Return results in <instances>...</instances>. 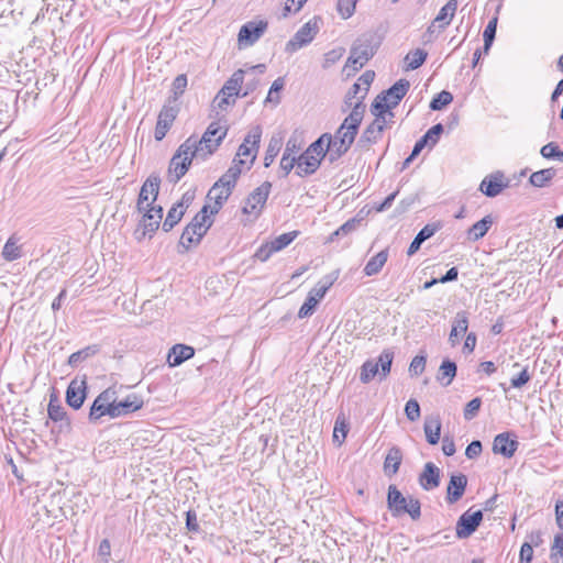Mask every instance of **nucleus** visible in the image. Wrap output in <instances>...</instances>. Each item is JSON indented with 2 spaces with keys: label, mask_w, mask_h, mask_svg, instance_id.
<instances>
[{
  "label": "nucleus",
  "mask_w": 563,
  "mask_h": 563,
  "mask_svg": "<svg viewBox=\"0 0 563 563\" xmlns=\"http://www.w3.org/2000/svg\"><path fill=\"white\" fill-rule=\"evenodd\" d=\"M365 112V104L358 101L342 124L331 134V163L342 157L352 146Z\"/></svg>",
  "instance_id": "1"
},
{
  "label": "nucleus",
  "mask_w": 563,
  "mask_h": 563,
  "mask_svg": "<svg viewBox=\"0 0 563 563\" xmlns=\"http://www.w3.org/2000/svg\"><path fill=\"white\" fill-rule=\"evenodd\" d=\"M227 133V126L221 125L219 122H211L200 139L191 135L186 141L195 143L191 151L195 153L196 158L206 161L218 150Z\"/></svg>",
  "instance_id": "2"
},
{
  "label": "nucleus",
  "mask_w": 563,
  "mask_h": 563,
  "mask_svg": "<svg viewBox=\"0 0 563 563\" xmlns=\"http://www.w3.org/2000/svg\"><path fill=\"white\" fill-rule=\"evenodd\" d=\"M377 47L378 42L374 34H365L358 37L351 47L344 68L357 71L374 56Z\"/></svg>",
  "instance_id": "3"
},
{
  "label": "nucleus",
  "mask_w": 563,
  "mask_h": 563,
  "mask_svg": "<svg viewBox=\"0 0 563 563\" xmlns=\"http://www.w3.org/2000/svg\"><path fill=\"white\" fill-rule=\"evenodd\" d=\"M387 507L394 517L408 514L412 520H417L421 516L420 501L411 496L405 497L395 485L388 487Z\"/></svg>",
  "instance_id": "4"
},
{
  "label": "nucleus",
  "mask_w": 563,
  "mask_h": 563,
  "mask_svg": "<svg viewBox=\"0 0 563 563\" xmlns=\"http://www.w3.org/2000/svg\"><path fill=\"white\" fill-rule=\"evenodd\" d=\"M194 144L191 141H185L173 155L168 167L170 181H179L188 172L192 161L196 158L195 153L191 151Z\"/></svg>",
  "instance_id": "5"
},
{
  "label": "nucleus",
  "mask_w": 563,
  "mask_h": 563,
  "mask_svg": "<svg viewBox=\"0 0 563 563\" xmlns=\"http://www.w3.org/2000/svg\"><path fill=\"white\" fill-rule=\"evenodd\" d=\"M394 354L390 351H384L378 361H366L361 368L360 379L362 383H369L376 375L385 378L390 373Z\"/></svg>",
  "instance_id": "6"
},
{
  "label": "nucleus",
  "mask_w": 563,
  "mask_h": 563,
  "mask_svg": "<svg viewBox=\"0 0 563 563\" xmlns=\"http://www.w3.org/2000/svg\"><path fill=\"white\" fill-rule=\"evenodd\" d=\"M410 88L407 79H399L389 89L379 93L374 100V108L379 109L382 106H388L389 109L399 104Z\"/></svg>",
  "instance_id": "7"
},
{
  "label": "nucleus",
  "mask_w": 563,
  "mask_h": 563,
  "mask_svg": "<svg viewBox=\"0 0 563 563\" xmlns=\"http://www.w3.org/2000/svg\"><path fill=\"white\" fill-rule=\"evenodd\" d=\"M319 18L305 23L286 44V52L294 53L313 41L319 32Z\"/></svg>",
  "instance_id": "8"
},
{
  "label": "nucleus",
  "mask_w": 563,
  "mask_h": 563,
  "mask_svg": "<svg viewBox=\"0 0 563 563\" xmlns=\"http://www.w3.org/2000/svg\"><path fill=\"white\" fill-rule=\"evenodd\" d=\"M114 395L115 391L109 388L97 396L89 411V420L91 422H97L104 416L114 418V413H112V411L114 412L115 410Z\"/></svg>",
  "instance_id": "9"
},
{
  "label": "nucleus",
  "mask_w": 563,
  "mask_h": 563,
  "mask_svg": "<svg viewBox=\"0 0 563 563\" xmlns=\"http://www.w3.org/2000/svg\"><path fill=\"white\" fill-rule=\"evenodd\" d=\"M271 188L272 184L268 181H264L261 186L255 188L246 198L243 212L257 218L267 201Z\"/></svg>",
  "instance_id": "10"
},
{
  "label": "nucleus",
  "mask_w": 563,
  "mask_h": 563,
  "mask_svg": "<svg viewBox=\"0 0 563 563\" xmlns=\"http://www.w3.org/2000/svg\"><path fill=\"white\" fill-rule=\"evenodd\" d=\"M261 137H262L261 126H258V125L253 126L249 131L246 136L244 137L243 143L239 146L235 158H238V159H240L242 157L250 158V162L246 166L247 169L252 166V164L254 163V161L256 158V155H257V152L260 148Z\"/></svg>",
  "instance_id": "11"
},
{
  "label": "nucleus",
  "mask_w": 563,
  "mask_h": 563,
  "mask_svg": "<svg viewBox=\"0 0 563 563\" xmlns=\"http://www.w3.org/2000/svg\"><path fill=\"white\" fill-rule=\"evenodd\" d=\"M143 218L140 223V228L136 230L137 239L141 240L148 235L150 238L158 230L163 219V208L161 206H150L146 210H143Z\"/></svg>",
  "instance_id": "12"
},
{
  "label": "nucleus",
  "mask_w": 563,
  "mask_h": 563,
  "mask_svg": "<svg viewBox=\"0 0 563 563\" xmlns=\"http://www.w3.org/2000/svg\"><path fill=\"white\" fill-rule=\"evenodd\" d=\"M267 29L265 21H250L242 25L238 35L240 47H247L257 42Z\"/></svg>",
  "instance_id": "13"
},
{
  "label": "nucleus",
  "mask_w": 563,
  "mask_h": 563,
  "mask_svg": "<svg viewBox=\"0 0 563 563\" xmlns=\"http://www.w3.org/2000/svg\"><path fill=\"white\" fill-rule=\"evenodd\" d=\"M161 178L156 175H151L142 185L136 208L139 212H143L153 203L159 190Z\"/></svg>",
  "instance_id": "14"
},
{
  "label": "nucleus",
  "mask_w": 563,
  "mask_h": 563,
  "mask_svg": "<svg viewBox=\"0 0 563 563\" xmlns=\"http://www.w3.org/2000/svg\"><path fill=\"white\" fill-rule=\"evenodd\" d=\"M457 0H449L439 11L435 19L427 29L430 36L434 33H441L452 21L457 9Z\"/></svg>",
  "instance_id": "15"
},
{
  "label": "nucleus",
  "mask_w": 563,
  "mask_h": 563,
  "mask_svg": "<svg viewBox=\"0 0 563 563\" xmlns=\"http://www.w3.org/2000/svg\"><path fill=\"white\" fill-rule=\"evenodd\" d=\"M233 186L228 185L227 181L219 178L209 190L207 197L214 201V205L210 207V213L216 214L219 212L223 203L228 200L232 194Z\"/></svg>",
  "instance_id": "16"
},
{
  "label": "nucleus",
  "mask_w": 563,
  "mask_h": 563,
  "mask_svg": "<svg viewBox=\"0 0 563 563\" xmlns=\"http://www.w3.org/2000/svg\"><path fill=\"white\" fill-rule=\"evenodd\" d=\"M483 512L477 510L473 514L464 512L456 525V536L461 539L470 537L481 525Z\"/></svg>",
  "instance_id": "17"
},
{
  "label": "nucleus",
  "mask_w": 563,
  "mask_h": 563,
  "mask_svg": "<svg viewBox=\"0 0 563 563\" xmlns=\"http://www.w3.org/2000/svg\"><path fill=\"white\" fill-rule=\"evenodd\" d=\"M301 150V144L296 136L288 139L284 154L280 159V169L287 176L295 167L298 161L297 154Z\"/></svg>",
  "instance_id": "18"
},
{
  "label": "nucleus",
  "mask_w": 563,
  "mask_h": 563,
  "mask_svg": "<svg viewBox=\"0 0 563 563\" xmlns=\"http://www.w3.org/2000/svg\"><path fill=\"white\" fill-rule=\"evenodd\" d=\"M177 110L173 107H163L158 114L157 123L154 131L155 140L162 141L168 130L170 129L174 120L176 119Z\"/></svg>",
  "instance_id": "19"
},
{
  "label": "nucleus",
  "mask_w": 563,
  "mask_h": 563,
  "mask_svg": "<svg viewBox=\"0 0 563 563\" xmlns=\"http://www.w3.org/2000/svg\"><path fill=\"white\" fill-rule=\"evenodd\" d=\"M144 405V401L141 396L137 394H129L124 399L117 400L114 397V418L125 416L132 413L139 409H141Z\"/></svg>",
  "instance_id": "20"
},
{
  "label": "nucleus",
  "mask_w": 563,
  "mask_h": 563,
  "mask_svg": "<svg viewBox=\"0 0 563 563\" xmlns=\"http://www.w3.org/2000/svg\"><path fill=\"white\" fill-rule=\"evenodd\" d=\"M518 445V441L515 439H510L509 433H499L494 439L493 452L495 454H500L505 457H511L517 451Z\"/></svg>",
  "instance_id": "21"
},
{
  "label": "nucleus",
  "mask_w": 563,
  "mask_h": 563,
  "mask_svg": "<svg viewBox=\"0 0 563 563\" xmlns=\"http://www.w3.org/2000/svg\"><path fill=\"white\" fill-rule=\"evenodd\" d=\"M467 477L464 474L452 475L446 488V501L455 504L464 495Z\"/></svg>",
  "instance_id": "22"
},
{
  "label": "nucleus",
  "mask_w": 563,
  "mask_h": 563,
  "mask_svg": "<svg viewBox=\"0 0 563 563\" xmlns=\"http://www.w3.org/2000/svg\"><path fill=\"white\" fill-rule=\"evenodd\" d=\"M419 484L424 490H432L440 485V470L432 462L424 464L419 476Z\"/></svg>",
  "instance_id": "23"
},
{
  "label": "nucleus",
  "mask_w": 563,
  "mask_h": 563,
  "mask_svg": "<svg viewBox=\"0 0 563 563\" xmlns=\"http://www.w3.org/2000/svg\"><path fill=\"white\" fill-rule=\"evenodd\" d=\"M320 157L305 151L298 156L296 174L300 177L313 174L320 166Z\"/></svg>",
  "instance_id": "24"
},
{
  "label": "nucleus",
  "mask_w": 563,
  "mask_h": 563,
  "mask_svg": "<svg viewBox=\"0 0 563 563\" xmlns=\"http://www.w3.org/2000/svg\"><path fill=\"white\" fill-rule=\"evenodd\" d=\"M195 355V349L185 344H175L168 352L167 362L170 367L179 366Z\"/></svg>",
  "instance_id": "25"
},
{
  "label": "nucleus",
  "mask_w": 563,
  "mask_h": 563,
  "mask_svg": "<svg viewBox=\"0 0 563 563\" xmlns=\"http://www.w3.org/2000/svg\"><path fill=\"white\" fill-rule=\"evenodd\" d=\"M86 398L85 382L73 380L66 391V401L74 409H79Z\"/></svg>",
  "instance_id": "26"
},
{
  "label": "nucleus",
  "mask_w": 563,
  "mask_h": 563,
  "mask_svg": "<svg viewBox=\"0 0 563 563\" xmlns=\"http://www.w3.org/2000/svg\"><path fill=\"white\" fill-rule=\"evenodd\" d=\"M331 134L323 133L317 141L311 143L306 151L313 156L320 157V162L328 157L331 163Z\"/></svg>",
  "instance_id": "27"
},
{
  "label": "nucleus",
  "mask_w": 563,
  "mask_h": 563,
  "mask_svg": "<svg viewBox=\"0 0 563 563\" xmlns=\"http://www.w3.org/2000/svg\"><path fill=\"white\" fill-rule=\"evenodd\" d=\"M468 328V319L464 311L457 312L452 329L449 335V342L452 346H455L460 343L461 338L465 334Z\"/></svg>",
  "instance_id": "28"
},
{
  "label": "nucleus",
  "mask_w": 563,
  "mask_h": 563,
  "mask_svg": "<svg viewBox=\"0 0 563 563\" xmlns=\"http://www.w3.org/2000/svg\"><path fill=\"white\" fill-rule=\"evenodd\" d=\"M210 207L203 206L202 209L192 218L187 225L198 232L199 236H203L212 224L211 213L209 214Z\"/></svg>",
  "instance_id": "29"
},
{
  "label": "nucleus",
  "mask_w": 563,
  "mask_h": 563,
  "mask_svg": "<svg viewBox=\"0 0 563 563\" xmlns=\"http://www.w3.org/2000/svg\"><path fill=\"white\" fill-rule=\"evenodd\" d=\"M505 187H507V184L503 183V175L495 174L489 178L483 179L479 185V190L487 197H496Z\"/></svg>",
  "instance_id": "30"
},
{
  "label": "nucleus",
  "mask_w": 563,
  "mask_h": 563,
  "mask_svg": "<svg viewBox=\"0 0 563 563\" xmlns=\"http://www.w3.org/2000/svg\"><path fill=\"white\" fill-rule=\"evenodd\" d=\"M443 132V125L438 123L433 125L428 132L415 144L413 146V155H419V153L427 146H433L437 144L439 136Z\"/></svg>",
  "instance_id": "31"
},
{
  "label": "nucleus",
  "mask_w": 563,
  "mask_h": 563,
  "mask_svg": "<svg viewBox=\"0 0 563 563\" xmlns=\"http://www.w3.org/2000/svg\"><path fill=\"white\" fill-rule=\"evenodd\" d=\"M424 433L427 441L434 445L440 440V433H441V420L438 416H430L427 417L424 420Z\"/></svg>",
  "instance_id": "32"
},
{
  "label": "nucleus",
  "mask_w": 563,
  "mask_h": 563,
  "mask_svg": "<svg viewBox=\"0 0 563 563\" xmlns=\"http://www.w3.org/2000/svg\"><path fill=\"white\" fill-rule=\"evenodd\" d=\"M388 256V250H383L371 257L364 267L365 276L377 275L386 264Z\"/></svg>",
  "instance_id": "33"
},
{
  "label": "nucleus",
  "mask_w": 563,
  "mask_h": 563,
  "mask_svg": "<svg viewBox=\"0 0 563 563\" xmlns=\"http://www.w3.org/2000/svg\"><path fill=\"white\" fill-rule=\"evenodd\" d=\"M438 230V227L434 225V224H427L424 225L419 232L418 234L415 236L413 241L411 242V244L409 245L408 247V251H407V254L409 256L413 255L415 253H417L421 246V244L430 239Z\"/></svg>",
  "instance_id": "34"
},
{
  "label": "nucleus",
  "mask_w": 563,
  "mask_h": 563,
  "mask_svg": "<svg viewBox=\"0 0 563 563\" xmlns=\"http://www.w3.org/2000/svg\"><path fill=\"white\" fill-rule=\"evenodd\" d=\"M401 460H402V454H401L400 449H398L396 446L391 448L385 457V462H384L385 473L388 476L395 475L399 470Z\"/></svg>",
  "instance_id": "35"
},
{
  "label": "nucleus",
  "mask_w": 563,
  "mask_h": 563,
  "mask_svg": "<svg viewBox=\"0 0 563 563\" xmlns=\"http://www.w3.org/2000/svg\"><path fill=\"white\" fill-rule=\"evenodd\" d=\"M371 112L375 117L374 122L377 123L378 125H382L383 130H385L386 128L390 126L394 123V112L386 104L382 106V108L379 109H375L373 102Z\"/></svg>",
  "instance_id": "36"
},
{
  "label": "nucleus",
  "mask_w": 563,
  "mask_h": 563,
  "mask_svg": "<svg viewBox=\"0 0 563 563\" xmlns=\"http://www.w3.org/2000/svg\"><path fill=\"white\" fill-rule=\"evenodd\" d=\"M456 364L450 360H444L439 367L437 379L443 385L449 386L456 375Z\"/></svg>",
  "instance_id": "37"
},
{
  "label": "nucleus",
  "mask_w": 563,
  "mask_h": 563,
  "mask_svg": "<svg viewBox=\"0 0 563 563\" xmlns=\"http://www.w3.org/2000/svg\"><path fill=\"white\" fill-rule=\"evenodd\" d=\"M246 71L243 69H238L233 73V75L225 81L222 89L225 90L229 96L239 97L240 91L242 89L244 74Z\"/></svg>",
  "instance_id": "38"
},
{
  "label": "nucleus",
  "mask_w": 563,
  "mask_h": 563,
  "mask_svg": "<svg viewBox=\"0 0 563 563\" xmlns=\"http://www.w3.org/2000/svg\"><path fill=\"white\" fill-rule=\"evenodd\" d=\"M556 170L554 168H544L531 174L529 183L537 188L547 187L550 181L555 177Z\"/></svg>",
  "instance_id": "39"
},
{
  "label": "nucleus",
  "mask_w": 563,
  "mask_h": 563,
  "mask_svg": "<svg viewBox=\"0 0 563 563\" xmlns=\"http://www.w3.org/2000/svg\"><path fill=\"white\" fill-rule=\"evenodd\" d=\"M493 224L490 216L484 217L482 220L474 223L467 231V238L471 241H477L482 239L489 230Z\"/></svg>",
  "instance_id": "40"
},
{
  "label": "nucleus",
  "mask_w": 563,
  "mask_h": 563,
  "mask_svg": "<svg viewBox=\"0 0 563 563\" xmlns=\"http://www.w3.org/2000/svg\"><path fill=\"white\" fill-rule=\"evenodd\" d=\"M22 255L21 245L19 244V240L15 235H12L5 242L2 256L7 262H13L20 258Z\"/></svg>",
  "instance_id": "41"
},
{
  "label": "nucleus",
  "mask_w": 563,
  "mask_h": 563,
  "mask_svg": "<svg viewBox=\"0 0 563 563\" xmlns=\"http://www.w3.org/2000/svg\"><path fill=\"white\" fill-rule=\"evenodd\" d=\"M186 211H184L183 205H174L167 212V217L162 224V229L165 232H169L184 217Z\"/></svg>",
  "instance_id": "42"
},
{
  "label": "nucleus",
  "mask_w": 563,
  "mask_h": 563,
  "mask_svg": "<svg viewBox=\"0 0 563 563\" xmlns=\"http://www.w3.org/2000/svg\"><path fill=\"white\" fill-rule=\"evenodd\" d=\"M246 164V161L243 158H234L233 165L220 177L228 185L235 187L236 180L242 173V166Z\"/></svg>",
  "instance_id": "43"
},
{
  "label": "nucleus",
  "mask_w": 563,
  "mask_h": 563,
  "mask_svg": "<svg viewBox=\"0 0 563 563\" xmlns=\"http://www.w3.org/2000/svg\"><path fill=\"white\" fill-rule=\"evenodd\" d=\"M382 125H378L374 121L364 130L361 135L360 143L372 144L375 143L383 133Z\"/></svg>",
  "instance_id": "44"
},
{
  "label": "nucleus",
  "mask_w": 563,
  "mask_h": 563,
  "mask_svg": "<svg viewBox=\"0 0 563 563\" xmlns=\"http://www.w3.org/2000/svg\"><path fill=\"white\" fill-rule=\"evenodd\" d=\"M427 56V52L421 48L408 53L405 57L407 68L412 70L419 68L424 63Z\"/></svg>",
  "instance_id": "45"
},
{
  "label": "nucleus",
  "mask_w": 563,
  "mask_h": 563,
  "mask_svg": "<svg viewBox=\"0 0 563 563\" xmlns=\"http://www.w3.org/2000/svg\"><path fill=\"white\" fill-rule=\"evenodd\" d=\"M202 238L198 235L197 231L187 225L181 233L179 244L188 250L190 246L199 244Z\"/></svg>",
  "instance_id": "46"
},
{
  "label": "nucleus",
  "mask_w": 563,
  "mask_h": 563,
  "mask_svg": "<svg viewBox=\"0 0 563 563\" xmlns=\"http://www.w3.org/2000/svg\"><path fill=\"white\" fill-rule=\"evenodd\" d=\"M297 235V231L280 234L279 236L269 242L272 245V250L275 252L282 251L283 249L288 246L296 239Z\"/></svg>",
  "instance_id": "47"
},
{
  "label": "nucleus",
  "mask_w": 563,
  "mask_h": 563,
  "mask_svg": "<svg viewBox=\"0 0 563 563\" xmlns=\"http://www.w3.org/2000/svg\"><path fill=\"white\" fill-rule=\"evenodd\" d=\"M497 18L492 19L484 30V53L487 54L496 35Z\"/></svg>",
  "instance_id": "48"
},
{
  "label": "nucleus",
  "mask_w": 563,
  "mask_h": 563,
  "mask_svg": "<svg viewBox=\"0 0 563 563\" xmlns=\"http://www.w3.org/2000/svg\"><path fill=\"white\" fill-rule=\"evenodd\" d=\"M235 98L234 96H229V93L221 88L214 97L212 104L219 110H225L230 104L235 102Z\"/></svg>",
  "instance_id": "49"
},
{
  "label": "nucleus",
  "mask_w": 563,
  "mask_h": 563,
  "mask_svg": "<svg viewBox=\"0 0 563 563\" xmlns=\"http://www.w3.org/2000/svg\"><path fill=\"white\" fill-rule=\"evenodd\" d=\"M374 77H375L374 71L366 70L356 81V84L360 85V87L363 89V91L358 98V101L361 102V104H364L363 100L365 99V97L368 92V89L371 87V84L374 80Z\"/></svg>",
  "instance_id": "50"
},
{
  "label": "nucleus",
  "mask_w": 563,
  "mask_h": 563,
  "mask_svg": "<svg viewBox=\"0 0 563 563\" xmlns=\"http://www.w3.org/2000/svg\"><path fill=\"white\" fill-rule=\"evenodd\" d=\"M453 100V96L450 91L442 90L438 93L430 102L432 110H441L443 107L450 104Z\"/></svg>",
  "instance_id": "51"
},
{
  "label": "nucleus",
  "mask_w": 563,
  "mask_h": 563,
  "mask_svg": "<svg viewBox=\"0 0 563 563\" xmlns=\"http://www.w3.org/2000/svg\"><path fill=\"white\" fill-rule=\"evenodd\" d=\"M357 1L358 0H338L336 8L342 19L346 20L353 15Z\"/></svg>",
  "instance_id": "52"
},
{
  "label": "nucleus",
  "mask_w": 563,
  "mask_h": 563,
  "mask_svg": "<svg viewBox=\"0 0 563 563\" xmlns=\"http://www.w3.org/2000/svg\"><path fill=\"white\" fill-rule=\"evenodd\" d=\"M187 76L181 74L178 75L173 84H172V93H173V100L176 101L186 90L187 88Z\"/></svg>",
  "instance_id": "53"
},
{
  "label": "nucleus",
  "mask_w": 563,
  "mask_h": 563,
  "mask_svg": "<svg viewBox=\"0 0 563 563\" xmlns=\"http://www.w3.org/2000/svg\"><path fill=\"white\" fill-rule=\"evenodd\" d=\"M347 431L349 427L345 420H341L340 417H338L333 429V441L336 442L338 445H341L347 434Z\"/></svg>",
  "instance_id": "54"
},
{
  "label": "nucleus",
  "mask_w": 563,
  "mask_h": 563,
  "mask_svg": "<svg viewBox=\"0 0 563 563\" xmlns=\"http://www.w3.org/2000/svg\"><path fill=\"white\" fill-rule=\"evenodd\" d=\"M558 556L562 559L563 563V534L558 533L554 537L553 544L551 547V560L553 563H560Z\"/></svg>",
  "instance_id": "55"
},
{
  "label": "nucleus",
  "mask_w": 563,
  "mask_h": 563,
  "mask_svg": "<svg viewBox=\"0 0 563 563\" xmlns=\"http://www.w3.org/2000/svg\"><path fill=\"white\" fill-rule=\"evenodd\" d=\"M344 52L345 51L343 47H338V48L331 49L328 53H325L322 67L330 68L332 65H334L336 62H339L342 58V56L344 55Z\"/></svg>",
  "instance_id": "56"
},
{
  "label": "nucleus",
  "mask_w": 563,
  "mask_h": 563,
  "mask_svg": "<svg viewBox=\"0 0 563 563\" xmlns=\"http://www.w3.org/2000/svg\"><path fill=\"white\" fill-rule=\"evenodd\" d=\"M362 218L355 217L343 223L338 230L334 231V235H347L354 232L361 224Z\"/></svg>",
  "instance_id": "57"
},
{
  "label": "nucleus",
  "mask_w": 563,
  "mask_h": 563,
  "mask_svg": "<svg viewBox=\"0 0 563 563\" xmlns=\"http://www.w3.org/2000/svg\"><path fill=\"white\" fill-rule=\"evenodd\" d=\"M481 406H482V399L476 397V398H473L471 401H468L464 408V419L465 420H472L474 419L479 409H481Z\"/></svg>",
  "instance_id": "58"
},
{
  "label": "nucleus",
  "mask_w": 563,
  "mask_h": 563,
  "mask_svg": "<svg viewBox=\"0 0 563 563\" xmlns=\"http://www.w3.org/2000/svg\"><path fill=\"white\" fill-rule=\"evenodd\" d=\"M362 91L363 89L360 87V85L355 82L346 92L344 102L349 108H352V110L354 109V106L358 102V98Z\"/></svg>",
  "instance_id": "59"
},
{
  "label": "nucleus",
  "mask_w": 563,
  "mask_h": 563,
  "mask_svg": "<svg viewBox=\"0 0 563 563\" xmlns=\"http://www.w3.org/2000/svg\"><path fill=\"white\" fill-rule=\"evenodd\" d=\"M540 153L544 158L555 157L559 161L563 162V151H560L555 143L551 142L545 144L544 146H542Z\"/></svg>",
  "instance_id": "60"
},
{
  "label": "nucleus",
  "mask_w": 563,
  "mask_h": 563,
  "mask_svg": "<svg viewBox=\"0 0 563 563\" xmlns=\"http://www.w3.org/2000/svg\"><path fill=\"white\" fill-rule=\"evenodd\" d=\"M319 302L316 301L314 297L307 296L303 305L300 307L298 311V317L300 319L307 318L311 316Z\"/></svg>",
  "instance_id": "61"
},
{
  "label": "nucleus",
  "mask_w": 563,
  "mask_h": 563,
  "mask_svg": "<svg viewBox=\"0 0 563 563\" xmlns=\"http://www.w3.org/2000/svg\"><path fill=\"white\" fill-rule=\"evenodd\" d=\"M427 357L424 355H416L410 365H409V372L411 375L419 376L423 373L426 368Z\"/></svg>",
  "instance_id": "62"
},
{
  "label": "nucleus",
  "mask_w": 563,
  "mask_h": 563,
  "mask_svg": "<svg viewBox=\"0 0 563 563\" xmlns=\"http://www.w3.org/2000/svg\"><path fill=\"white\" fill-rule=\"evenodd\" d=\"M405 413L408 420L417 421L420 417V406L417 400L410 399L405 406Z\"/></svg>",
  "instance_id": "63"
},
{
  "label": "nucleus",
  "mask_w": 563,
  "mask_h": 563,
  "mask_svg": "<svg viewBox=\"0 0 563 563\" xmlns=\"http://www.w3.org/2000/svg\"><path fill=\"white\" fill-rule=\"evenodd\" d=\"M48 417L54 421H63L66 419V411L59 405H55L53 401L48 404Z\"/></svg>",
  "instance_id": "64"
}]
</instances>
